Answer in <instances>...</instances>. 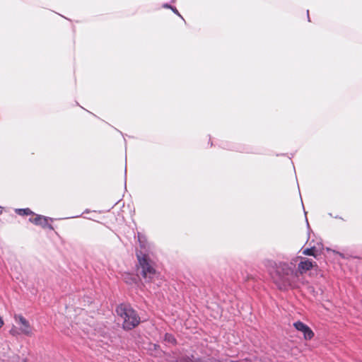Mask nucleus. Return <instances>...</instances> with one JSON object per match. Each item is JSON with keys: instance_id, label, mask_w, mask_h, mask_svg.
Wrapping results in <instances>:
<instances>
[{"instance_id": "a211bd4d", "label": "nucleus", "mask_w": 362, "mask_h": 362, "mask_svg": "<svg viewBox=\"0 0 362 362\" xmlns=\"http://www.w3.org/2000/svg\"><path fill=\"white\" fill-rule=\"evenodd\" d=\"M173 11H174V12H175V13H177V9H176V8L173 9Z\"/></svg>"}, {"instance_id": "dca6fc26", "label": "nucleus", "mask_w": 362, "mask_h": 362, "mask_svg": "<svg viewBox=\"0 0 362 362\" xmlns=\"http://www.w3.org/2000/svg\"><path fill=\"white\" fill-rule=\"evenodd\" d=\"M242 362H251V361L248 358H245Z\"/></svg>"}, {"instance_id": "9d476101", "label": "nucleus", "mask_w": 362, "mask_h": 362, "mask_svg": "<svg viewBox=\"0 0 362 362\" xmlns=\"http://www.w3.org/2000/svg\"><path fill=\"white\" fill-rule=\"evenodd\" d=\"M165 340L171 344H175L176 342V339H175V337L172 334L168 333L165 334Z\"/></svg>"}, {"instance_id": "2eb2a0df", "label": "nucleus", "mask_w": 362, "mask_h": 362, "mask_svg": "<svg viewBox=\"0 0 362 362\" xmlns=\"http://www.w3.org/2000/svg\"><path fill=\"white\" fill-rule=\"evenodd\" d=\"M197 362H208V361H206L203 360L202 358H197Z\"/></svg>"}, {"instance_id": "f03ea898", "label": "nucleus", "mask_w": 362, "mask_h": 362, "mask_svg": "<svg viewBox=\"0 0 362 362\" xmlns=\"http://www.w3.org/2000/svg\"><path fill=\"white\" fill-rule=\"evenodd\" d=\"M117 314L122 319V327L131 330L140 323V317L136 312L127 304H121L116 308Z\"/></svg>"}, {"instance_id": "423d86ee", "label": "nucleus", "mask_w": 362, "mask_h": 362, "mask_svg": "<svg viewBox=\"0 0 362 362\" xmlns=\"http://www.w3.org/2000/svg\"><path fill=\"white\" fill-rule=\"evenodd\" d=\"M293 327L303 334V338L305 340H310L314 337L313 330L305 323L301 321H297L293 323Z\"/></svg>"}, {"instance_id": "39448f33", "label": "nucleus", "mask_w": 362, "mask_h": 362, "mask_svg": "<svg viewBox=\"0 0 362 362\" xmlns=\"http://www.w3.org/2000/svg\"><path fill=\"white\" fill-rule=\"evenodd\" d=\"M15 320H18L21 325V332L22 334L32 337L33 335V327L31 326L28 320H27L23 315H15Z\"/></svg>"}, {"instance_id": "9b49d317", "label": "nucleus", "mask_w": 362, "mask_h": 362, "mask_svg": "<svg viewBox=\"0 0 362 362\" xmlns=\"http://www.w3.org/2000/svg\"><path fill=\"white\" fill-rule=\"evenodd\" d=\"M176 362H197V358L192 360L189 357H182L176 361Z\"/></svg>"}, {"instance_id": "6ab92c4d", "label": "nucleus", "mask_w": 362, "mask_h": 362, "mask_svg": "<svg viewBox=\"0 0 362 362\" xmlns=\"http://www.w3.org/2000/svg\"><path fill=\"white\" fill-rule=\"evenodd\" d=\"M1 212H2V209H1V207H0V214H1Z\"/></svg>"}, {"instance_id": "6e6552de", "label": "nucleus", "mask_w": 362, "mask_h": 362, "mask_svg": "<svg viewBox=\"0 0 362 362\" xmlns=\"http://www.w3.org/2000/svg\"><path fill=\"white\" fill-rule=\"evenodd\" d=\"M317 250L315 247H312L310 248H305L302 251V254L304 255L313 256L314 257H317L316 255Z\"/></svg>"}, {"instance_id": "4468645a", "label": "nucleus", "mask_w": 362, "mask_h": 362, "mask_svg": "<svg viewBox=\"0 0 362 362\" xmlns=\"http://www.w3.org/2000/svg\"><path fill=\"white\" fill-rule=\"evenodd\" d=\"M3 325H4V321L1 318V317L0 316V328H1Z\"/></svg>"}, {"instance_id": "1a4fd4ad", "label": "nucleus", "mask_w": 362, "mask_h": 362, "mask_svg": "<svg viewBox=\"0 0 362 362\" xmlns=\"http://www.w3.org/2000/svg\"><path fill=\"white\" fill-rule=\"evenodd\" d=\"M16 212L20 216H28L33 214V212L29 209H18Z\"/></svg>"}, {"instance_id": "0eeeda50", "label": "nucleus", "mask_w": 362, "mask_h": 362, "mask_svg": "<svg viewBox=\"0 0 362 362\" xmlns=\"http://www.w3.org/2000/svg\"><path fill=\"white\" fill-rule=\"evenodd\" d=\"M29 221L35 225L42 226L43 228L53 229L52 226L49 223V218L47 217L36 215L34 218H30Z\"/></svg>"}, {"instance_id": "f3484780", "label": "nucleus", "mask_w": 362, "mask_h": 362, "mask_svg": "<svg viewBox=\"0 0 362 362\" xmlns=\"http://www.w3.org/2000/svg\"><path fill=\"white\" fill-rule=\"evenodd\" d=\"M165 7L172 8V7L168 5V4L165 5Z\"/></svg>"}, {"instance_id": "f8f14e48", "label": "nucleus", "mask_w": 362, "mask_h": 362, "mask_svg": "<svg viewBox=\"0 0 362 362\" xmlns=\"http://www.w3.org/2000/svg\"><path fill=\"white\" fill-rule=\"evenodd\" d=\"M9 332L12 336H14V337L17 336L20 334V332L18 331V329L16 327H12Z\"/></svg>"}, {"instance_id": "f257e3e1", "label": "nucleus", "mask_w": 362, "mask_h": 362, "mask_svg": "<svg viewBox=\"0 0 362 362\" xmlns=\"http://www.w3.org/2000/svg\"><path fill=\"white\" fill-rule=\"evenodd\" d=\"M270 276L273 282L280 290H287L294 288L295 284L291 277L295 275L293 269L286 263H280L270 271Z\"/></svg>"}, {"instance_id": "ddd939ff", "label": "nucleus", "mask_w": 362, "mask_h": 362, "mask_svg": "<svg viewBox=\"0 0 362 362\" xmlns=\"http://www.w3.org/2000/svg\"><path fill=\"white\" fill-rule=\"evenodd\" d=\"M136 279L135 278H131L130 279L126 280V282L129 284H132V282H135Z\"/></svg>"}, {"instance_id": "20e7f679", "label": "nucleus", "mask_w": 362, "mask_h": 362, "mask_svg": "<svg viewBox=\"0 0 362 362\" xmlns=\"http://www.w3.org/2000/svg\"><path fill=\"white\" fill-rule=\"evenodd\" d=\"M297 259L299 260L297 267V271L295 272V276H298V274L303 275L307 272L310 271L313 269H316L318 266L315 261L305 257H298Z\"/></svg>"}, {"instance_id": "7ed1b4c3", "label": "nucleus", "mask_w": 362, "mask_h": 362, "mask_svg": "<svg viewBox=\"0 0 362 362\" xmlns=\"http://www.w3.org/2000/svg\"><path fill=\"white\" fill-rule=\"evenodd\" d=\"M136 257L139 262V269L140 268L141 269V276L147 281H151L158 275L154 263L150 259L148 255L142 254L141 252L137 253Z\"/></svg>"}]
</instances>
